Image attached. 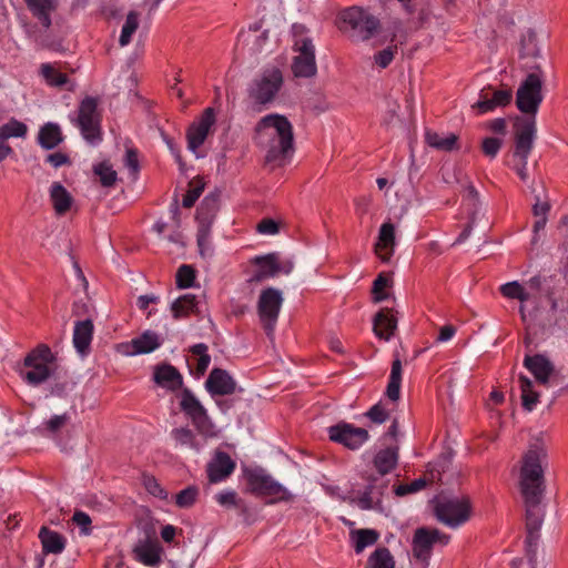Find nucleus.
<instances>
[{
  "label": "nucleus",
  "instance_id": "obj_1",
  "mask_svg": "<svg viewBox=\"0 0 568 568\" xmlns=\"http://www.w3.org/2000/svg\"><path fill=\"white\" fill-rule=\"evenodd\" d=\"M546 450L539 444H531L523 458L520 470V491L526 508V557L534 564L537 557V547L540 538L539 530L545 518L542 498L545 493L544 464Z\"/></svg>",
  "mask_w": 568,
  "mask_h": 568
},
{
  "label": "nucleus",
  "instance_id": "obj_2",
  "mask_svg": "<svg viewBox=\"0 0 568 568\" xmlns=\"http://www.w3.org/2000/svg\"><path fill=\"white\" fill-rule=\"evenodd\" d=\"M256 143L266 151V162H282L293 151V126L284 115L263 116L255 128Z\"/></svg>",
  "mask_w": 568,
  "mask_h": 568
},
{
  "label": "nucleus",
  "instance_id": "obj_3",
  "mask_svg": "<svg viewBox=\"0 0 568 568\" xmlns=\"http://www.w3.org/2000/svg\"><path fill=\"white\" fill-rule=\"evenodd\" d=\"M339 20V29L354 42L367 41L379 33L378 19L361 8L343 10Z\"/></svg>",
  "mask_w": 568,
  "mask_h": 568
},
{
  "label": "nucleus",
  "instance_id": "obj_4",
  "mask_svg": "<svg viewBox=\"0 0 568 568\" xmlns=\"http://www.w3.org/2000/svg\"><path fill=\"white\" fill-rule=\"evenodd\" d=\"M245 478L248 491L268 498L267 504L287 503L293 499L291 491L263 468L245 470Z\"/></svg>",
  "mask_w": 568,
  "mask_h": 568
},
{
  "label": "nucleus",
  "instance_id": "obj_5",
  "mask_svg": "<svg viewBox=\"0 0 568 568\" xmlns=\"http://www.w3.org/2000/svg\"><path fill=\"white\" fill-rule=\"evenodd\" d=\"M471 506L467 497H443L437 500L435 515L449 528H458L470 518Z\"/></svg>",
  "mask_w": 568,
  "mask_h": 568
},
{
  "label": "nucleus",
  "instance_id": "obj_6",
  "mask_svg": "<svg viewBox=\"0 0 568 568\" xmlns=\"http://www.w3.org/2000/svg\"><path fill=\"white\" fill-rule=\"evenodd\" d=\"M53 362L54 355L48 345L41 344L36 347L24 358V366L29 368L23 376L27 383L38 386L45 382L51 375Z\"/></svg>",
  "mask_w": 568,
  "mask_h": 568
},
{
  "label": "nucleus",
  "instance_id": "obj_7",
  "mask_svg": "<svg viewBox=\"0 0 568 568\" xmlns=\"http://www.w3.org/2000/svg\"><path fill=\"white\" fill-rule=\"evenodd\" d=\"M541 88L542 77L539 72L527 74L518 87L516 105L526 116H534L536 119V114L542 102Z\"/></svg>",
  "mask_w": 568,
  "mask_h": 568
},
{
  "label": "nucleus",
  "instance_id": "obj_8",
  "mask_svg": "<svg viewBox=\"0 0 568 568\" xmlns=\"http://www.w3.org/2000/svg\"><path fill=\"white\" fill-rule=\"evenodd\" d=\"M282 84V72L276 68L266 69L250 83L248 97L257 104H268L274 100Z\"/></svg>",
  "mask_w": 568,
  "mask_h": 568
},
{
  "label": "nucleus",
  "instance_id": "obj_9",
  "mask_svg": "<svg viewBox=\"0 0 568 568\" xmlns=\"http://www.w3.org/2000/svg\"><path fill=\"white\" fill-rule=\"evenodd\" d=\"M78 126L85 141L98 144L101 140V115L98 111V100L84 98L79 105Z\"/></svg>",
  "mask_w": 568,
  "mask_h": 568
},
{
  "label": "nucleus",
  "instance_id": "obj_10",
  "mask_svg": "<svg viewBox=\"0 0 568 568\" xmlns=\"http://www.w3.org/2000/svg\"><path fill=\"white\" fill-rule=\"evenodd\" d=\"M282 304L283 296L280 290L267 287L261 292L257 302V312L262 325L268 336L275 328Z\"/></svg>",
  "mask_w": 568,
  "mask_h": 568
},
{
  "label": "nucleus",
  "instance_id": "obj_11",
  "mask_svg": "<svg viewBox=\"0 0 568 568\" xmlns=\"http://www.w3.org/2000/svg\"><path fill=\"white\" fill-rule=\"evenodd\" d=\"M180 407L200 434L204 436L212 434L213 424L206 409L189 388L181 392Z\"/></svg>",
  "mask_w": 568,
  "mask_h": 568
},
{
  "label": "nucleus",
  "instance_id": "obj_12",
  "mask_svg": "<svg viewBox=\"0 0 568 568\" xmlns=\"http://www.w3.org/2000/svg\"><path fill=\"white\" fill-rule=\"evenodd\" d=\"M515 156L524 161V168L527 165L528 156L534 146L536 136V119L534 116H517L515 119Z\"/></svg>",
  "mask_w": 568,
  "mask_h": 568
},
{
  "label": "nucleus",
  "instance_id": "obj_13",
  "mask_svg": "<svg viewBox=\"0 0 568 568\" xmlns=\"http://www.w3.org/2000/svg\"><path fill=\"white\" fill-rule=\"evenodd\" d=\"M298 55L292 63V71L297 78H311L316 74L315 47L308 38H301L295 42Z\"/></svg>",
  "mask_w": 568,
  "mask_h": 568
},
{
  "label": "nucleus",
  "instance_id": "obj_14",
  "mask_svg": "<svg viewBox=\"0 0 568 568\" xmlns=\"http://www.w3.org/2000/svg\"><path fill=\"white\" fill-rule=\"evenodd\" d=\"M329 439L349 449H358L368 439V432L348 423H338L328 428Z\"/></svg>",
  "mask_w": 568,
  "mask_h": 568
},
{
  "label": "nucleus",
  "instance_id": "obj_15",
  "mask_svg": "<svg viewBox=\"0 0 568 568\" xmlns=\"http://www.w3.org/2000/svg\"><path fill=\"white\" fill-rule=\"evenodd\" d=\"M513 92L510 89H496L493 85L483 88L478 101L473 105L478 114L494 111L498 106H506L511 102Z\"/></svg>",
  "mask_w": 568,
  "mask_h": 568
},
{
  "label": "nucleus",
  "instance_id": "obj_16",
  "mask_svg": "<svg viewBox=\"0 0 568 568\" xmlns=\"http://www.w3.org/2000/svg\"><path fill=\"white\" fill-rule=\"evenodd\" d=\"M387 488V480L382 477H371L369 484L363 491H358L354 501L363 510L381 509L382 497Z\"/></svg>",
  "mask_w": 568,
  "mask_h": 568
},
{
  "label": "nucleus",
  "instance_id": "obj_17",
  "mask_svg": "<svg viewBox=\"0 0 568 568\" xmlns=\"http://www.w3.org/2000/svg\"><path fill=\"white\" fill-rule=\"evenodd\" d=\"M214 123V110L212 108L205 109L199 121L193 122L187 130L186 138L189 150L196 152L204 143Z\"/></svg>",
  "mask_w": 568,
  "mask_h": 568
},
{
  "label": "nucleus",
  "instance_id": "obj_18",
  "mask_svg": "<svg viewBox=\"0 0 568 568\" xmlns=\"http://www.w3.org/2000/svg\"><path fill=\"white\" fill-rule=\"evenodd\" d=\"M236 464L225 452L217 450L206 466L209 481L217 484L229 478L235 470Z\"/></svg>",
  "mask_w": 568,
  "mask_h": 568
},
{
  "label": "nucleus",
  "instance_id": "obj_19",
  "mask_svg": "<svg viewBox=\"0 0 568 568\" xmlns=\"http://www.w3.org/2000/svg\"><path fill=\"white\" fill-rule=\"evenodd\" d=\"M252 263L255 268L248 280L250 283H261L278 275L280 255L277 253L255 256Z\"/></svg>",
  "mask_w": 568,
  "mask_h": 568
},
{
  "label": "nucleus",
  "instance_id": "obj_20",
  "mask_svg": "<svg viewBox=\"0 0 568 568\" xmlns=\"http://www.w3.org/2000/svg\"><path fill=\"white\" fill-rule=\"evenodd\" d=\"M133 554L144 566L156 568L161 564L162 547L159 540L146 538L134 546Z\"/></svg>",
  "mask_w": 568,
  "mask_h": 568
},
{
  "label": "nucleus",
  "instance_id": "obj_21",
  "mask_svg": "<svg viewBox=\"0 0 568 568\" xmlns=\"http://www.w3.org/2000/svg\"><path fill=\"white\" fill-rule=\"evenodd\" d=\"M205 387L212 396H223L233 394L236 383L226 371L213 368L205 382Z\"/></svg>",
  "mask_w": 568,
  "mask_h": 568
},
{
  "label": "nucleus",
  "instance_id": "obj_22",
  "mask_svg": "<svg viewBox=\"0 0 568 568\" xmlns=\"http://www.w3.org/2000/svg\"><path fill=\"white\" fill-rule=\"evenodd\" d=\"M523 364L541 385H547L555 372L554 364L542 354L526 355Z\"/></svg>",
  "mask_w": 568,
  "mask_h": 568
},
{
  "label": "nucleus",
  "instance_id": "obj_23",
  "mask_svg": "<svg viewBox=\"0 0 568 568\" xmlns=\"http://www.w3.org/2000/svg\"><path fill=\"white\" fill-rule=\"evenodd\" d=\"M440 536V531L437 529L428 530L426 528H418L415 531L413 539L414 555L418 559L428 558L434 544L437 542V537Z\"/></svg>",
  "mask_w": 568,
  "mask_h": 568
},
{
  "label": "nucleus",
  "instance_id": "obj_24",
  "mask_svg": "<svg viewBox=\"0 0 568 568\" xmlns=\"http://www.w3.org/2000/svg\"><path fill=\"white\" fill-rule=\"evenodd\" d=\"M395 247V226L392 223H383L379 229L375 252L383 262L389 261Z\"/></svg>",
  "mask_w": 568,
  "mask_h": 568
},
{
  "label": "nucleus",
  "instance_id": "obj_25",
  "mask_svg": "<svg viewBox=\"0 0 568 568\" xmlns=\"http://www.w3.org/2000/svg\"><path fill=\"white\" fill-rule=\"evenodd\" d=\"M60 63H42L39 73L49 87L72 90L69 77L61 71Z\"/></svg>",
  "mask_w": 568,
  "mask_h": 568
},
{
  "label": "nucleus",
  "instance_id": "obj_26",
  "mask_svg": "<svg viewBox=\"0 0 568 568\" xmlns=\"http://www.w3.org/2000/svg\"><path fill=\"white\" fill-rule=\"evenodd\" d=\"M154 381L161 387L170 390L181 388L183 381L180 372L172 365L164 364L156 367L154 372Z\"/></svg>",
  "mask_w": 568,
  "mask_h": 568
},
{
  "label": "nucleus",
  "instance_id": "obj_27",
  "mask_svg": "<svg viewBox=\"0 0 568 568\" xmlns=\"http://www.w3.org/2000/svg\"><path fill=\"white\" fill-rule=\"evenodd\" d=\"M39 539L44 554L59 555L64 550L67 545V539L63 535L51 530L45 526L41 527L39 531Z\"/></svg>",
  "mask_w": 568,
  "mask_h": 568
},
{
  "label": "nucleus",
  "instance_id": "obj_28",
  "mask_svg": "<svg viewBox=\"0 0 568 568\" xmlns=\"http://www.w3.org/2000/svg\"><path fill=\"white\" fill-rule=\"evenodd\" d=\"M93 336V323L91 320L75 322L73 329V345L75 349L85 354Z\"/></svg>",
  "mask_w": 568,
  "mask_h": 568
},
{
  "label": "nucleus",
  "instance_id": "obj_29",
  "mask_svg": "<svg viewBox=\"0 0 568 568\" xmlns=\"http://www.w3.org/2000/svg\"><path fill=\"white\" fill-rule=\"evenodd\" d=\"M33 17L44 29L51 26V13L55 10L54 0H24Z\"/></svg>",
  "mask_w": 568,
  "mask_h": 568
},
{
  "label": "nucleus",
  "instance_id": "obj_30",
  "mask_svg": "<svg viewBox=\"0 0 568 568\" xmlns=\"http://www.w3.org/2000/svg\"><path fill=\"white\" fill-rule=\"evenodd\" d=\"M396 318L388 308L381 310L374 317V332L383 339L388 341L396 329Z\"/></svg>",
  "mask_w": 568,
  "mask_h": 568
},
{
  "label": "nucleus",
  "instance_id": "obj_31",
  "mask_svg": "<svg viewBox=\"0 0 568 568\" xmlns=\"http://www.w3.org/2000/svg\"><path fill=\"white\" fill-rule=\"evenodd\" d=\"M219 195L211 193L206 195L197 209L196 219L200 226H210L219 211Z\"/></svg>",
  "mask_w": 568,
  "mask_h": 568
},
{
  "label": "nucleus",
  "instance_id": "obj_32",
  "mask_svg": "<svg viewBox=\"0 0 568 568\" xmlns=\"http://www.w3.org/2000/svg\"><path fill=\"white\" fill-rule=\"evenodd\" d=\"M50 199L58 214H64L70 210L72 197L60 182H53L50 187Z\"/></svg>",
  "mask_w": 568,
  "mask_h": 568
},
{
  "label": "nucleus",
  "instance_id": "obj_33",
  "mask_svg": "<svg viewBox=\"0 0 568 568\" xmlns=\"http://www.w3.org/2000/svg\"><path fill=\"white\" fill-rule=\"evenodd\" d=\"M162 345L160 335L152 331H145L139 337L132 339V347L136 354H149Z\"/></svg>",
  "mask_w": 568,
  "mask_h": 568
},
{
  "label": "nucleus",
  "instance_id": "obj_34",
  "mask_svg": "<svg viewBox=\"0 0 568 568\" xmlns=\"http://www.w3.org/2000/svg\"><path fill=\"white\" fill-rule=\"evenodd\" d=\"M398 460L397 448L387 447L379 450L374 458V466L379 475H386L392 471Z\"/></svg>",
  "mask_w": 568,
  "mask_h": 568
},
{
  "label": "nucleus",
  "instance_id": "obj_35",
  "mask_svg": "<svg viewBox=\"0 0 568 568\" xmlns=\"http://www.w3.org/2000/svg\"><path fill=\"white\" fill-rule=\"evenodd\" d=\"M62 140V133L58 124L47 123L39 131L38 142L45 150L54 149Z\"/></svg>",
  "mask_w": 568,
  "mask_h": 568
},
{
  "label": "nucleus",
  "instance_id": "obj_36",
  "mask_svg": "<svg viewBox=\"0 0 568 568\" xmlns=\"http://www.w3.org/2000/svg\"><path fill=\"white\" fill-rule=\"evenodd\" d=\"M197 301L195 295L185 294L176 298L171 304V312L175 320L187 317L196 310Z\"/></svg>",
  "mask_w": 568,
  "mask_h": 568
},
{
  "label": "nucleus",
  "instance_id": "obj_37",
  "mask_svg": "<svg viewBox=\"0 0 568 568\" xmlns=\"http://www.w3.org/2000/svg\"><path fill=\"white\" fill-rule=\"evenodd\" d=\"M171 437L175 442V446H180L182 448L200 452L202 447V444L197 440L193 430L187 427H179L172 429Z\"/></svg>",
  "mask_w": 568,
  "mask_h": 568
},
{
  "label": "nucleus",
  "instance_id": "obj_38",
  "mask_svg": "<svg viewBox=\"0 0 568 568\" xmlns=\"http://www.w3.org/2000/svg\"><path fill=\"white\" fill-rule=\"evenodd\" d=\"M467 200L473 205V210H471V214H470V221L464 227V230L460 232V234L458 235V237L456 239L454 244H460V243L465 242L469 237V235L471 233V230H473V225H474L475 220H476V216H477V214L479 212V206H480L479 193H478V191L473 185H470L468 187Z\"/></svg>",
  "mask_w": 568,
  "mask_h": 568
},
{
  "label": "nucleus",
  "instance_id": "obj_39",
  "mask_svg": "<svg viewBox=\"0 0 568 568\" xmlns=\"http://www.w3.org/2000/svg\"><path fill=\"white\" fill-rule=\"evenodd\" d=\"M366 568H395V559L388 548L378 547L369 555Z\"/></svg>",
  "mask_w": 568,
  "mask_h": 568
},
{
  "label": "nucleus",
  "instance_id": "obj_40",
  "mask_svg": "<svg viewBox=\"0 0 568 568\" xmlns=\"http://www.w3.org/2000/svg\"><path fill=\"white\" fill-rule=\"evenodd\" d=\"M520 390H521V400L523 407L531 412L535 409L538 400L539 394L532 389V382L525 375L519 376Z\"/></svg>",
  "mask_w": 568,
  "mask_h": 568
},
{
  "label": "nucleus",
  "instance_id": "obj_41",
  "mask_svg": "<svg viewBox=\"0 0 568 568\" xmlns=\"http://www.w3.org/2000/svg\"><path fill=\"white\" fill-rule=\"evenodd\" d=\"M352 536L355 539L354 550L356 554H361L366 547L374 545L379 534L374 529H357L352 531Z\"/></svg>",
  "mask_w": 568,
  "mask_h": 568
},
{
  "label": "nucleus",
  "instance_id": "obj_42",
  "mask_svg": "<svg viewBox=\"0 0 568 568\" xmlns=\"http://www.w3.org/2000/svg\"><path fill=\"white\" fill-rule=\"evenodd\" d=\"M426 141L430 146L438 150L452 151L457 144V136L453 133L440 135L436 132L428 131L426 132Z\"/></svg>",
  "mask_w": 568,
  "mask_h": 568
},
{
  "label": "nucleus",
  "instance_id": "obj_43",
  "mask_svg": "<svg viewBox=\"0 0 568 568\" xmlns=\"http://www.w3.org/2000/svg\"><path fill=\"white\" fill-rule=\"evenodd\" d=\"M139 27V14L135 11H130L126 16L125 22L122 27L119 43L125 47L131 42V38Z\"/></svg>",
  "mask_w": 568,
  "mask_h": 568
},
{
  "label": "nucleus",
  "instance_id": "obj_44",
  "mask_svg": "<svg viewBox=\"0 0 568 568\" xmlns=\"http://www.w3.org/2000/svg\"><path fill=\"white\" fill-rule=\"evenodd\" d=\"M215 500L224 507L237 508L242 514L247 511L245 501L237 497L234 490H224L215 496Z\"/></svg>",
  "mask_w": 568,
  "mask_h": 568
},
{
  "label": "nucleus",
  "instance_id": "obj_45",
  "mask_svg": "<svg viewBox=\"0 0 568 568\" xmlns=\"http://www.w3.org/2000/svg\"><path fill=\"white\" fill-rule=\"evenodd\" d=\"M93 170L103 186L110 187L116 182V172L112 169V165L109 162L103 161L94 165Z\"/></svg>",
  "mask_w": 568,
  "mask_h": 568
},
{
  "label": "nucleus",
  "instance_id": "obj_46",
  "mask_svg": "<svg viewBox=\"0 0 568 568\" xmlns=\"http://www.w3.org/2000/svg\"><path fill=\"white\" fill-rule=\"evenodd\" d=\"M191 353L196 356V373L203 375L210 363L211 356L207 354V346L203 343L195 344L191 347Z\"/></svg>",
  "mask_w": 568,
  "mask_h": 568
},
{
  "label": "nucleus",
  "instance_id": "obj_47",
  "mask_svg": "<svg viewBox=\"0 0 568 568\" xmlns=\"http://www.w3.org/2000/svg\"><path fill=\"white\" fill-rule=\"evenodd\" d=\"M27 131V125L14 119H11L8 123L0 126V134L7 140L9 138H23Z\"/></svg>",
  "mask_w": 568,
  "mask_h": 568
},
{
  "label": "nucleus",
  "instance_id": "obj_48",
  "mask_svg": "<svg viewBox=\"0 0 568 568\" xmlns=\"http://www.w3.org/2000/svg\"><path fill=\"white\" fill-rule=\"evenodd\" d=\"M204 190V183L201 179H193L190 182V189L183 197L182 204L184 207L190 209L194 205Z\"/></svg>",
  "mask_w": 568,
  "mask_h": 568
},
{
  "label": "nucleus",
  "instance_id": "obj_49",
  "mask_svg": "<svg viewBox=\"0 0 568 568\" xmlns=\"http://www.w3.org/2000/svg\"><path fill=\"white\" fill-rule=\"evenodd\" d=\"M195 281V272L192 266L183 264L176 272V285L180 288H189L193 286Z\"/></svg>",
  "mask_w": 568,
  "mask_h": 568
},
{
  "label": "nucleus",
  "instance_id": "obj_50",
  "mask_svg": "<svg viewBox=\"0 0 568 568\" xmlns=\"http://www.w3.org/2000/svg\"><path fill=\"white\" fill-rule=\"evenodd\" d=\"M390 277L385 274L381 273L373 283V295L374 301L376 303H379L387 298V294L385 293V288L390 285Z\"/></svg>",
  "mask_w": 568,
  "mask_h": 568
},
{
  "label": "nucleus",
  "instance_id": "obj_51",
  "mask_svg": "<svg viewBox=\"0 0 568 568\" xmlns=\"http://www.w3.org/2000/svg\"><path fill=\"white\" fill-rule=\"evenodd\" d=\"M210 226H200L197 232V246L203 257H211L213 250L210 243Z\"/></svg>",
  "mask_w": 568,
  "mask_h": 568
},
{
  "label": "nucleus",
  "instance_id": "obj_52",
  "mask_svg": "<svg viewBox=\"0 0 568 568\" xmlns=\"http://www.w3.org/2000/svg\"><path fill=\"white\" fill-rule=\"evenodd\" d=\"M197 496V489L195 487H187L183 490H181L176 495L175 503L179 507L186 508L192 506L195 503Z\"/></svg>",
  "mask_w": 568,
  "mask_h": 568
},
{
  "label": "nucleus",
  "instance_id": "obj_53",
  "mask_svg": "<svg viewBox=\"0 0 568 568\" xmlns=\"http://www.w3.org/2000/svg\"><path fill=\"white\" fill-rule=\"evenodd\" d=\"M144 487L152 496L165 500L168 498V491L159 484V481L151 476L144 477Z\"/></svg>",
  "mask_w": 568,
  "mask_h": 568
},
{
  "label": "nucleus",
  "instance_id": "obj_54",
  "mask_svg": "<svg viewBox=\"0 0 568 568\" xmlns=\"http://www.w3.org/2000/svg\"><path fill=\"white\" fill-rule=\"evenodd\" d=\"M73 523L80 528L82 535H90L91 534V518L90 516L82 511V510H75L72 517Z\"/></svg>",
  "mask_w": 568,
  "mask_h": 568
},
{
  "label": "nucleus",
  "instance_id": "obj_55",
  "mask_svg": "<svg viewBox=\"0 0 568 568\" xmlns=\"http://www.w3.org/2000/svg\"><path fill=\"white\" fill-rule=\"evenodd\" d=\"M396 51H397V47L390 45V47H387L386 49L377 52L374 57L375 63L383 69L387 68L392 63Z\"/></svg>",
  "mask_w": 568,
  "mask_h": 568
},
{
  "label": "nucleus",
  "instance_id": "obj_56",
  "mask_svg": "<svg viewBox=\"0 0 568 568\" xmlns=\"http://www.w3.org/2000/svg\"><path fill=\"white\" fill-rule=\"evenodd\" d=\"M501 148V140L498 138H486L483 141L481 149L485 155L495 158Z\"/></svg>",
  "mask_w": 568,
  "mask_h": 568
},
{
  "label": "nucleus",
  "instance_id": "obj_57",
  "mask_svg": "<svg viewBox=\"0 0 568 568\" xmlns=\"http://www.w3.org/2000/svg\"><path fill=\"white\" fill-rule=\"evenodd\" d=\"M367 417L374 423L382 424L388 419V412L382 403L375 404L368 412Z\"/></svg>",
  "mask_w": 568,
  "mask_h": 568
},
{
  "label": "nucleus",
  "instance_id": "obj_58",
  "mask_svg": "<svg viewBox=\"0 0 568 568\" xmlns=\"http://www.w3.org/2000/svg\"><path fill=\"white\" fill-rule=\"evenodd\" d=\"M67 415H54L44 424V430L49 434H57L67 424Z\"/></svg>",
  "mask_w": 568,
  "mask_h": 568
},
{
  "label": "nucleus",
  "instance_id": "obj_59",
  "mask_svg": "<svg viewBox=\"0 0 568 568\" xmlns=\"http://www.w3.org/2000/svg\"><path fill=\"white\" fill-rule=\"evenodd\" d=\"M521 286L517 281L508 282L500 286V292L507 298L517 300Z\"/></svg>",
  "mask_w": 568,
  "mask_h": 568
},
{
  "label": "nucleus",
  "instance_id": "obj_60",
  "mask_svg": "<svg viewBox=\"0 0 568 568\" xmlns=\"http://www.w3.org/2000/svg\"><path fill=\"white\" fill-rule=\"evenodd\" d=\"M125 166L131 171L133 175H136L139 172V160L138 153L133 149H128L124 158Z\"/></svg>",
  "mask_w": 568,
  "mask_h": 568
},
{
  "label": "nucleus",
  "instance_id": "obj_61",
  "mask_svg": "<svg viewBox=\"0 0 568 568\" xmlns=\"http://www.w3.org/2000/svg\"><path fill=\"white\" fill-rule=\"evenodd\" d=\"M257 230L262 234L274 235L278 232V225L271 219H264L258 223Z\"/></svg>",
  "mask_w": 568,
  "mask_h": 568
},
{
  "label": "nucleus",
  "instance_id": "obj_62",
  "mask_svg": "<svg viewBox=\"0 0 568 568\" xmlns=\"http://www.w3.org/2000/svg\"><path fill=\"white\" fill-rule=\"evenodd\" d=\"M456 333V328L453 325H445L439 329V334L436 338L437 342L444 343L450 341Z\"/></svg>",
  "mask_w": 568,
  "mask_h": 568
},
{
  "label": "nucleus",
  "instance_id": "obj_63",
  "mask_svg": "<svg viewBox=\"0 0 568 568\" xmlns=\"http://www.w3.org/2000/svg\"><path fill=\"white\" fill-rule=\"evenodd\" d=\"M47 162L53 168H60L68 162V156L61 152L51 153L47 156Z\"/></svg>",
  "mask_w": 568,
  "mask_h": 568
},
{
  "label": "nucleus",
  "instance_id": "obj_64",
  "mask_svg": "<svg viewBox=\"0 0 568 568\" xmlns=\"http://www.w3.org/2000/svg\"><path fill=\"white\" fill-rule=\"evenodd\" d=\"M386 395L390 400H393V402L397 400L400 395V383L388 381V385L386 388Z\"/></svg>",
  "mask_w": 568,
  "mask_h": 568
}]
</instances>
